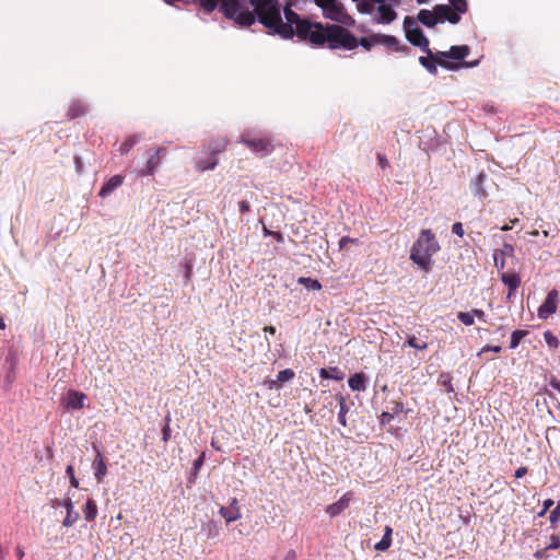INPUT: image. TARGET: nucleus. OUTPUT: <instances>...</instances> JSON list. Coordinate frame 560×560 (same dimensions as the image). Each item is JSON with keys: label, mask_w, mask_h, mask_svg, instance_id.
Returning a JSON list of instances; mask_svg holds the SVG:
<instances>
[{"label": "nucleus", "mask_w": 560, "mask_h": 560, "mask_svg": "<svg viewBox=\"0 0 560 560\" xmlns=\"http://www.w3.org/2000/svg\"><path fill=\"white\" fill-rule=\"evenodd\" d=\"M186 272H185V283H188L191 279V276H192V266L191 264L187 262L186 266Z\"/></svg>", "instance_id": "obj_55"}, {"label": "nucleus", "mask_w": 560, "mask_h": 560, "mask_svg": "<svg viewBox=\"0 0 560 560\" xmlns=\"http://www.w3.org/2000/svg\"><path fill=\"white\" fill-rule=\"evenodd\" d=\"M52 506H63L67 509V515L62 521V525L65 527H71L80 517L79 513L74 511V505L71 499H55L52 501Z\"/></svg>", "instance_id": "obj_11"}, {"label": "nucleus", "mask_w": 560, "mask_h": 560, "mask_svg": "<svg viewBox=\"0 0 560 560\" xmlns=\"http://www.w3.org/2000/svg\"><path fill=\"white\" fill-rule=\"evenodd\" d=\"M544 338L550 348H558L559 339L551 331H545Z\"/></svg>", "instance_id": "obj_41"}, {"label": "nucleus", "mask_w": 560, "mask_h": 560, "mask_svg": "<svg viewBox=\"0 0 560 560\" xmlns=\"http://www.w3.org/2000/svg\"><path fill=\"white\" fill-rule=\"evenodd\" d=\"M335 399L338 401L339 405V413H338V422L342 425H347V413L349 411V407L347 405V398L341 394H336Z\"/></svg>", "instance_id": "obj_27"}, {"label": "nucleus", "mask_w": 560, "mask_h": 560, "mask_svg": "<svg viewBox=\"0 0 560 560\" xmlns=\"http://www.w3.org/2000/svg\"><path fill=\"white\" fill-rule=\"evenodd\" d=\"M417 19L427 27H434L440 22L435 7L433 8L432 11L427 9L420 10L417 14Z\"/></svg>", "instance_id": "obj_22"}, {"label": "nucleus", "mask_w": 560, "mask_h": 560, "mask_svg": "<svg viewBox=\"0 0 560 560\" xmlns=\"http://www.w3.org/2000/svg\"><path fill=\"white\" fill-rule=\"evenodd\" d=\"M314 3L319 7L323 11V15L326 19H329L335 24L342 25H352L354 23V19L347 13L343 4L338 0H313Z\"/></svg>", "instance_id": "obj_5"}, {"label": "nucleus", "mask_w": 560, "mask_h": 560, "mask_svg": "<svg viewBox=\"0 0 560 560\" xmlns=\"http://www.w3.org/2000/svg\"><path fill=\"white\" fill-rule=\"evenodd\" d=\"M500 279L503 282V284L506 285L509 289L506 299L511 300L512 296L514 295L515 291L517 290V288L521 284L520 276L516 275L515 272H501Z\"/></svg>", "instance_id": "obj_17"}, {"label": "nucleus", "mask_w": 560, "mask_h": 560, "mask_svg": "<svg viewBox=\"0 0 560 560\" xmlns=\"http://www.w3.org/2000/svg\"><path fill=\"white\" fill-rule=\"evenodd\" d=\"M168 421H170V419L167 420L166 425L162 430V440L164 442H167L171 436V428H170Z\"/></svg>", "instance_id": "obj_51"}, {"label": "nucleus", "mask_w": 560, "mask_h": 560, "mask_svg": "<svg viewBox=\"0 0 560 560\" xmlns=\"http://www.w3.org/2000/svg\"><path fill=\"white\" fill-rule=\"evenodd\" d=\"M502 350V347L501 346H485L482 348V352H487V351H492V352H495V353H499L500 351Z\"/></svg>", "instance_id": "obj_56"}, {"label": "nucleus", "mask_w": 560, "mask_h": 560, "mask_svg": "<svg viewBox=\"0 0 560 560\" xmlns=\"http://www.w3.org/2000/svg\"><path fill=\"white\" fill-rule=\"evenodd\" d=\"M139 141L138 136H131L127 140H125L119 148L120 154L125 155L127 154L130 149Z\"/></svg>", "instance_id": "obj_38"}, {"label": "nucleus", "mask_w": 560, "mask_h": 560, "mask_svg": "<svg viewBox=\"0 0 560 560\" xmlns=\"http://www.w3.org/2000/svg\"><path fill=\"white\" fill-rule=\"evenodd\" d=\"M283 13H284V18L287 20V22H284V24H289L290 27H293V30H299V25L302 22H306L307 21V19L301 18L295 11H293L290 8V5H287L283 9Z\"/></svg>", "instance_id": "obj_25"}, {"label": "nucleus", "mask_w": 560, "mask_h": 560, "mask_svg": "<svg viewBox=\"0 0 560 560\" xmlns=\"http://www.w3.org/2000/svg\"><path fill=\"white\" fill-rule=\"evenodd\" d=\"M358 243H359L358 238H352V237H349V236H342L339 240V248L343 249L349 244H358Z\"/></svg>", "instance_id": "obj_46"}, {"label": "nucleus", "mask_w": 560, "mask_h": 560, "mask_svg": "<svg viewBox=\"0 0 560 560\" xmlns=\"http://www.w3.org/2000/svg\"><path fill=\"white\" fill-rule=\"evenodd\" d=\"M471 313L474 317L476 316L478 319L486 322V314L482 310L474 308Z\"/></svg>", "instance_id": "obj_54"}, {"label": "nucleus", "mask_w": 560, "mask_h": 560, "mask_svg": "<svg viewBox=\"0 0 560 560\" xmlns=\"http://www.w3.org/2000/svg\"><path fill=\"white\" fill-rule=\"evenodd\" d=\"M549 385L556 389L558 393H560V380H557V378H552L550 382H549Z\"/></svg>", "instance_id": "obj_59"}, {"label": "nucleus", "mask_w": 560, "mask_h": 560, "mask_svg": "<svg viewBox=\"0 0 560 560\" xmlns=\"http://www.w3.org/2000/svg\"><path fill=\"white\" fill-rule=\"evenodd\" d=\"M392 545V539L382 538L377 544H375L374 549L377 551H385Z\"/></svg>", "instance_id": "obj_44"}, {"label": "nucleus", "mask_w": 560, "mask_h": 560, "mask_svg": "<svg viewBox=\"0 0 560 560\" xmlns=\"http://www.w3.org/2000/svg\"><path fill=\"white\" fill-rule=\"evenodd\" d=\"M351 500L352 493L350 491L346 492L337 502L326 508V513L329 514L330 517L341 514L349 506Z\"/></svg>", "instance_id": "obj_16"}, {"label": "nucleus", "mask_w": 560, "mask_h": 560, "mask_svg": "<svg viewBox=\"0 0 560 560\" xmlns=\"http://www.w3.org/2000/svg\"><path fill=\"white\" fill-rule=\"evenodd\" d=\"M527 330H514L511 335L510 348L515 349L520 345L521 340L527 336Z\"/></svg>", "instance_id": "obj_37"}, {"label": "nucleus", "mask_w": 560, "mask_h": 560, "mask_svg": "<svg viewBox=\"0 0 560 560\" xmlns=\"http://www.w3.org/2000/svg\"><path fill=\"white\" fill-rule=\"evenodd\" d=\"M514 255V247L511 244L505 243L503 248L497 249L493 253L494 265L499 270H502L505 266V257Z\"/></svg>", "instance_id": "obj_20"}, {"label": "nucleus", "mask_w": 560, "mask_h": 560, "mask_svg": "<svg viewBox=\"0 0 560 560\" xmlns=\"http://www.w3.org/2000/svg\"><path fill=\"white\" fill-rule=\"evenodd\" d=\"M298 282L304 285L307 290L319 291L322 289V284L317 279L300 277L298 279Z\"/></svg>", "instance_id": "obj_34"}, {"label": "nucleus", "mask_w": 560, "mask_h": 560, "mask_svg": "<svg viewBox=\"0 0 560 560\" xmlns=\"http://www.w3.org/2000/svg\"><path fill=\"white\" fill-rule=\"evenodd\" d=\"M294 36L316 48L353 50L358 47V38L339 24H323L307 20L299 25V30H294Z\"/></svg>", "instance_id": "obj_1"}, {"label": "nucleus", "mask_w": 560, "mask_h": 560, "mask_svg": "<svg viewBox=\"0 0 560 560\" xmlns=\"http://www.w3.org/2000/svg\"><path fill=\"white\" fill-rule=\"evenodd\" d=\"M440 248L434 233L429 229L422 230L410 249V259L421 270L429 272L433 267L432 257Z\"/></svg>", "instance_id": "obj_4"}, {"label": "nucleus", "mask_w": 560, "mask_h": 560, "mask_svg": "<svg viewBox=\"0 0 560 560\" xmlns=\"http://www.w3.org/2000/svg\"><path fill=\"white\" fill-rule=\"evenodd\" d=\"M84 520L86 522H93L97 516V504L95 500L89 498L83 508Z\"/></svg>", "instance_id": "obj_32"}, {"label": "nucleus", "mask_w": 560, "mask_h": 560, "mask_svg": "<svg viewBox=\"0 0 560 560\" xmlns=\"http://www.w3.org/2000/svg\"><path fill=\"white\" fill-rule=\"evenodd\" d=\"M404 28L406 33V38L411 45L417 46L422 51L431 55V50L429 48V39L423 34L422 30L416 26V22L411 16L405 18Z\"/></svg>", "instance_id": "obj_7"}, {"label": "nucleus", "mask_w": 560, "mask_h": 560, "mask_svg": "<svg viewBox=\"0 0 560 560\" xmlns=\"http://www.w3.org/2000/svg\"><path fill=\"white\" fill-rule=\"evenodd\" d=\"M378 34L358 39V46L361 45L365 50H370L374 45H378Z\"/></svg>", "instance_id": "obj_36"}, {"label": "nucleus", "mask_w": 560, "mask_h": 560, "mask_svg": "<svg viewBox=\"0 0 560 560\" xmlns=\"http://www.w3.org/2000/svg\"><path fill=\"white\" fill-rule=\"evenodd\" d=\"M199 5L208 13L219 8L228 20H232L240 27H249L255 24V16L248 10L246 0H197Z\"/></svg>", "instance_id": "obj_3"}, {"label": "nucleus", "mask_w": 560, "mask_h": 560, "mask_svg": "<svg viewBox=\"0 0 560 560\" xmlns=\"http://www.w3.org/2000/svg\"><path fill=\"white\" fill-rule=\"evenodd\" d=\"M469 54V47L466 45L452 46L450 49V58L454 60H463Z\"/></svg>", "instance_id": "obj_33"}, {"label": "nucleus", "mask_w": 560, "mask_h": 560, "mask_svg": "<svg viewBox=\"0 0 560 560\" xmlns=\"http://www.w3.org/2000/svg\"><path fill=\"white\" fill-rule=\"evenodd\" d=\"M124 179L125 177L122 175H114L103 185L98 196L102 198L109 196L115 189L122 185Z\"/></svg>", "instance_id": "obj_23"}, {"label": "nucleus", "mask_w": 560, "mask_h": 560, "mask_svg": "<svg viewBox=\"0 0 560 560\" xmlns=\"http://www.w3.org/2000/svg\"><path fill=\"white\" fill-rule=\"evenodd\" d=\"M219 513L228 524L240 520L242 517V513L237 499H231L230 504L228 506H221Z\"/></svg>", "instance_id": "obj_12"}, {"label": "nucleus", "mask_w": 560, "mask_h": 560, "mask_svg": "<svg viewBox=\"0 0 560 560\" xmlns=\"http://www.w3.org/2000/svg\"><path fill=\"white\" fill-rule=\"evenodd\" d=\"M285 560H295V551L290 550L285 557Z\"/></svg>", "instance_id": "obj_64"}, {"label": "nucleus", "mask_w": 560, "mask_h": 560, "mask_svg": "<svg viewBox=\"0 0 560 560\" xmlns=\"http://www.w3.org/2000/svg\"><path fill=\"white\" fill-rule=\"evenodd\" d=\"M527 472H528L527 467H525V466L518 467L515 470V477L516 478H523Z\"/></svg>", "instance_id": "obj_57"}, {"label": "nucleus", "mask_w": 560, "mask_h": 560, "mask_svg": "<svg viewBox=\"0 0 560 560\" xmlns=\"http://www.w3.org/2000/svg\"><path fill=\"white\" fill-rule=\"evenodd\" d=\"M436 14L440 22L448 21L457 24L460 21V14L468 10L467 0H450V4H436Z\"/></svg>", "instance_id": "obj_6"}, {"label": "nucleus", "mask_w": 560, "mask_h": 560, "mask_svg": "<svg viewBox=\"0 0 560 560\" xmlns=\"http://www.w3.org/2000/svg\"><path fill=\"white\" fill-rule=\"evenodd\" d=\"M457 318L466 326H470L475 323V318L470 312H458Z\"/></svg>", "instance_id": "obj_40"}, {"label": "nucleus", "mask_w": 560, "mask_h": 560, "mask_svg": "<svg viewBox=\"0 0 560 560\" xmlns=\"http://www.w3.org/2000/svg\"><path fill=\"white\" fill-rule=\"evenodd\" d=\"M240 212L247 213L250 210V205L248 201L243 200L238 203Z\"/></svg>", "instance_id": "obj_53"}, {"label": "nucleus", "mask_w": 560, "mask_h": 560, "mask_svg": "<svg viewBox=\"0 0 560 560\" xmlns=\"http://www.w3.org/2000/svg\"><path fill=\"white\" fill-rule=\"evenodd\" d=\"M560 518V502L556 505V508L550 512L549 521L552 527L556 526L557 522Z\"/></svg>", "instance_id": "obj_42"}, {"label": "nucleus", "mask_w": 560, "mask_h": 560, "mask_svg": "<svg viewBox=\"0 0 560 560\" xmlns=\"http://www.w3.org/2000/svg\"><path fill=\"white\" fill-rule=\"evenodd\" d=\"M488 175L483 172L479 173L470 184L471 192L479 199H486L488 197Z\"/></svg>", "instance_id": "obj_13"}, {"label": "nucleus", "mask_w": 560, "mask_h": 560, "mask_svg": "<svg viewBox=\"0 0 560 560\" xmlns=\"http://www.w3.org/2000/svg\"><path fill=\"white\" fill-rule=\"evenodd\" d=\"M393 419H394V415L392 412L384 411L381 415V423L383 425L389 424L393 421Z\"/></svg>", "instance_id": "obj_47"}, {"label": "nucleus", "mask_w": 560, "mask_h": 560, "mask_svg": "<svg viewBox=\"0 0 560 560\" xmlns=\"http://www.w3.org/2000/svg\"><path fill=\"white\" fill-rule=\"evenodd\" d=\"M452 232L459 236V237H463L464 236V228H463V224L460 222H456L452 225Z\"/></svg>", "instance_id": "obj_48"}, {"label": "nucleus", "mask_w": 560, "mask_h": 560, "mask_svg": "<svg viewBox=\"0 0 560 560\" xmlns=\"http://www.w3.org/2000/svg\"><path fill=\"white\" fill-rule=\"evenodd\" d=\"M264 330H265L266 332H269L270 335H275V334H276V327H275V326H266V327L264 328Z\"/></svg>", "instance_id": "obj_63"}, {"label": "nucleus", "mask_w": 560, "mask_h": 560, "mask_svg": "<svg viewBox=\"0 0 560 560\" xmlns=\"http://www.w3.org/2000/svg\"><path fill=\"white\" fill-rule=\"evenodd\" d=\"M392 534H393V529L390 526H385V529H384V536L383 538L385 539H392Z\"/></svg>", "instance_id": "obj_61"}, {"label": "nucleus", "mask_w": 560, "mask_h": 560, "mask_svg": "<svg viewBox=\"0 0 560 560\" xmlns=\"http://www.w3.org/2000/svg\"><path fill=\"white\" fill-rule=\"evenodd\" d=\"M86 396L84 393L70 389L67 393L66 399H65V406L67 408H71L73 410H79L83 408V402L85 400Z\"/></svg>", "instance_id": "obj_18"}, {"label": "nucleus", "mask_w": 560, "mask_h": 560, "mask_svg": "<svg viewBox=\"0 0 560 560\" xmlns=\"http://www.w3.org/2000/svg\"><path fill=\"white\" fill-rule=\"evenodd\" d=\"M241 142L245 144L256 155L264 158L271 153L275 149L269 138H256L250 136H243Z\"/></svg>", "instance_id": "obj_8"}, {"label": "nucleus", "mask_w": 560, "mask_h": 560, "mask_svg": "<svg viewBox=\"0 0 560 560\" xmlns=\"http://www.w3.org/2000/svg\"><path fill=\"white\" fill-rule=\"evenodd\" d=\"M248 10L254 14L270 34H277L284 39L294 37V30L284 24L278 0H246Z\"/></svg>", "instance_id": "obj_2"}, {"label": "nucleus", "mask_w": 560, "mask_h": 560, "mask_svg": "<svg viewBox=\"0 0 560 560\" xmlns=\"http://www.w3.org/2000/svg\"><path fill=\"white\" fill-rule=\"evenodd\" d=\"M357 9L362 14H371L374 11V7L371 1L360 0L357 2Z\"/></svg>", "instance_id": "obj_39"}, {"label": "nucleus", "mask_w": 560, "mask_h": 560, "mask_svg": "<svg viewBox=\"0 0 560 560\" xmlns=\"http://www.w3.org/2000/svg\"><path fill=\"white\" fill-rule=\"evenodd\" d=\"M206 455L205 453H201V455L194 462V471L195 474L198 472V470L201 468L203 462H205Z\"/></svg>", "instance_id": "obj_50"}, {"label": "nucleus", "mask_w": 560, "mask_h": 560, "mask_svg": "<svg viewBox=\"0 0 560 560\" xmlns=\"http://www.w3.org/2000/svg\"><path fill=\"white\" fill-rule=\"evenodd\" d=\"M295 373L291 369L282 370L278 373L277 380H272L269 382L270 388H279L281 384L285 382H290L294 378Z\"/></svg>", "instance_id": "obj_26"}, {"label": "nucleus", "mask_w": 560, "mask_h": 560, "mask_svg": "<svg viewBox=\"0 0 560 560\" xmlns=\"http://www.w3.org/2000/svg\"><path fill=\"white\" fill-rule=\"evenodd\" d=\"M218 158L211 154H208L205 159H199L196 162V167L198 171L203 172L207 170H213L218 165Z\"/></svg>", "instance_id": "obj_30"}, {"label": "nucleus", "mask_w": 560, "mask_h": 560, "mask_svg": "<svg viewBox=\"0 0 560 560\" xmlns=\"http://www.w3.org/2000/svg\"><path fill=\"white\" fill-rule=\"evenodd\" d=\"M553 500L551 499H547L544 501V505H542V510L538 513V516L541 517L544 516L547 511L553 505Z\"/></svg>", "instance_id": "obj_49"}, {"label": "nucleus", "mask_w": 560, "mask_h": 560, "mask_svg": "<svg viewBox=\"0 0 560 560\" xmlns=\"http://www.w3.org/2000/svg\"><path fill=\"white\" fill-rule=\"evenodd\" d=\"M420 65L425 68L431 74L438 73L436 65L439 63L441 67L454 70L457 69L458 66L446 60H439L435 58L434 54L431 51V55L419 57Z\"/></svg>", "instance_id": "obj_9"}, {"label": "nucleus", "mask_w": 560, "mask_h": 560, "mask_svg": "<svg viewBox=\"0 0 560 560\" xmlns=\"http://www.w3.org/2000/svg\"><path fill=\"white\" fill-rule=\"evenodd\" d=\"M66 474L68 475L69 479H70V485L74 488H78L79 487V480L77 479V477L74 476V468L72 465H69L66 469Z\"/></svg>", "instance_id": "obj_43"}, {"label": "nucleus", "mask_w": 560, "mask_h": 560, "mask_svg": "<svg viewBox=\"0 0 560 560\" xmlns=\"http://www.w3.org/2000/svg\"><path fill=\"white\" fill-rule=\"evenodd\" d=\"M88 113V105L83 104L82 102H73L68 110V118L74 119L81 116H84Z\"/></svg>", "instance_id": "obj_29"}, {"label": "nucleus", "mask_w": 560, "mask_h": 560, "mask_svg": "<svg viewBox=\"0 0 560 560\" xmlns=\"http://www.w3.org/2000/svg\"><path fill=\"white\" fill-rule=\"evenodd\" d=\"M450 51H439L435 56L439 60H445L446 58H450L448 56Z\"/></svg>", "instance_id": "obj_60"}, {"label": "nucleus", "mask_w": 560, "mask_h": 560, "mask_svg": "<svg viewBox=\"0 0 560 560\" xmlns=\"http://www.w3.org/2000/svg\"><path fill=\"white\" fill-rule=\"evenodd\" d=\"M226 145H228V140L225 138H215V139H212L209 143V151L211 155H214L218 158V154L222 153L223 151H225L226 149Z\"/></svg>", "instance_id": "obj_31"}, {"label": "nucleus", "mask_w": 560, "mask_h": 560, "mask_svg": "<svg viewBox=\"0 0 560 560\" xmlns=\"http://www.w3.org/2000/svg\"><path fill=\"white\" fill-rule=\"evenodd\" d=\"M377 160H378V164L382 168H385L386 166H388V161L384 155L377 154Z\"/></svg>", "instance_id": "obj_58"}, {"label": "nucleus", "mask_w": 560, "mask_h": 560, "mask_svg": "<svg viewBox=\"0 0 560 560\" xmlns=\"http://www.w3.org/2000/svg\"><path fill=\"white\" fill-rule=\"evenodd\" d=\"M546 551H547V550H545V549H542V550H537V551L534 553V557H535L536 559H541V558H544V557L546 556Z\"/></svg>", "instance_id": "obj_62"}, {"label": "nucleus", "mask_w": 560, "mask_h": 560, "mask_svg": "<svg viewBox=\"0 0 560 560\" xmlns=\"http://www.w3.org/2000/svg\"><path fill=\"white\" fill-rule=\"evenodd\" d=\"M348 385L353 392H365L368 380L364 373H355L348 380Z\"/></svg>", "instance_id": "obj_24"}, {"label": "nucleus", "mask_w": 560, "mask_h": 560, "mask_svg": "<svg viewBox=\"0 0 560 560\" xmlns=\"http://www.w3.org/2000/svg\"><path fill=\"white\" fill-rule=\"evenodd\" d=\"M378 45H384L395 51L408 52L410 48L407 45H400L399 40L392 35L378 34Z\"/></svg>", "instance_id": "obj_21"}, {"label": "nucleus", "mask_w": 560, "mask_h": 560, "mask_svg": "<svg viewBox=\"0 0 560 560\" xmlns=\"http://www.w3.org/2000/svg\"><path fill=\"white\" fill-rule=\"evenodd\" d=\"M319 376L324 380H335L342 381L345 378V373L337 366H331L329 369H320Z\"/></svg>", "instance_id": "obj_28"}, {"label": "nucleus", "mask_w": 560, "mask_h": 560, "mask_svg": "<svg viewBox=\"0 0 560 560\" xmlns=\"http://www.w3.org/2000/svg\"><path fill=\"white\" fill-rule=\"evenodd\" d=\"M559 299V293L556 289H552L547 294L546 300L538 308V317L541 319H547L550 315L556 313L557 311V303Z\"/></svg>", "instance_id": "obj_10"}, {"label": "nucleus", "mask_w": 560, "mask_h": 560, "mask_svg": "<svg viewBox=\"0 0 560 560\" xmlns=\"http://www.w3.org/2000/svg\"><path fill=\"white\" fill-rule=\"evenodd\" d=\"M165 152L164 148L156 149L153 153L148 152L149 158L145 163V166L139 172L141 176H148L153 174L155 168L162 162V154Z\"/></svg>", "instance_id": "obj_14"}, {"label": "nucleus", "mask_w": 560, "mask_h": 560, "mask_svg": "<svg viewBox=\"0 0 560 560\" xmlns=\"http://www.w3.org/2000/svg\"><path fill=\"white\" fill-rule=\"evenodd\" d=\"M373 3H378L377 11L380 13V18L377 20L378 23L382 24H390L396 20V12L393 10L390 5L385 4L386 0H370Z\"/></svg>", "instance_id": "obj_15"}, {"label": "nucleus", "mask_w": 560, "mask_h": 560, "mask_svg": "<svg viewBox=\"0 0 560 560\" xmlns=\"http://www.w3.org/2000/svg\"><path fill=\"white\" fill-rule=\"evenodd\" d=\"M558 548H560V538L557 535H551L550 536V542L545 548V550H556Z\"/></svg>", "instance_id": "obj_45"}, {"label": "nucleus", "mask_w": 560, "mask_h": 560, "mask_svg": "<svg viewBox=\"0 0 560 560\" xmlns=\"http://www.w3.org/2000/svg\"><path fill=\"white\" fill-rule=\"evenodd\" d=\"M393 404H394V406H393V408H392V413H393V415H395V413L397 415V413L402 412V410H404V404H402L401 401H395V402H393Z\"/></svg>", "instance_id": "obj_52"}, {"label": "nucleus", "mask_w": 560, "mask_h": 560, "mask_svg": "<svg viewBox=\"0 0 560 560\" xmlns=\"http://www.w3.org/2000/svg\"><path fill=\"white\" fill-rule=\"evenodd\" d=\"M92 467L94 470V477L96 481L98 483L103 482L105 476L107 475V465L105 458L98 451L95 459L92 463Z\"/></svg>", "instance_id": "obj_19"}, {"label": "nucleus", "mask_w": 560, "mask_h": 560, "mask_svg": "<svg viewBox=\"0 0 560 560\" xmlns=\"http://www.w3.org/2000/svg\"><path fill=\"white\" fill-rule=\"evenodd\" d=\"M406 345L421 351L428 348V342L424 340H420L415 335H410L407 337Z\"/></svg>", "instance_id": "obj_35"}]
</instances>
